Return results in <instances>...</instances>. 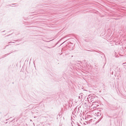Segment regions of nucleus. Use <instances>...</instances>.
Here are the masks:
<instances>
[{
  "label": "nucleus",
  "mask_w": 126,
  "mask_h": 126,
  "mask_svg": "<svg viewBox=\"0 0 126 126\" xmlns=\"http://www.w3.org/2000/svg\"><path fill=\"white\" fill-rule=\"evenodd\" d=\"M82 93H81L80 94H79V98L80 99L81 98H82Z\"/></svg>",
  "instance_id": "nucleus-2"
},
{
  "label": "nucleus",
  "mask_w": 126,
  "mask_h": 126,
  "mask_svg": "<svg viewBox=\"0 0 126 126\" xmlns=\"http://www.w3.org/2000/svg\"><path fill=\"white\" fill-rule=\"evenodd\" d=\"M126 63H123V64H125Z\"/></svg>",
  "instance_id": "nucleus-4"
},
{
  "label": "nucleus",
  "mask_w": 126,
  "mask_h": 126,
  "mask_svg": "<svg viewBox=\"0 0 126 126\" xmlns=\"http://www.w3.org/2000/svg\"><path fill=\"white\" fill-rule=\"evenodd\" d=\"M71 45V46H72V47H71V49H72L73 48V44H72V43H70L68 45Z\"/></svg>",
  "instance_id": "nucleus-3"
},
{
  "label": "nucleus",
  "mask_w": 126,
  "mask_h": 126,
  "mask_svg": "<svg viewBox=\"0 0 126 126\" xmlns=\"http://www.w3.org/2000/svg\"><path fill=\"white\" fill-rule=\"evenodd\" d=\"M98 102H94L92 103V106L93 108H96L99 105H98Z\"/></svg>",
  "instance_id": "nucleus-1"
},
{
  "label": "nucleus",
  "mask_w": 126,
  "mask_h": 126,
  "mask_svg": "<svg viewBox=\"0 0 126 126\" xmlns=\"http://www.w3.org/2000/svg\"><path fill=\"white\" fill-rule=\"evenodd\" d=\"M8 46V45H7L6 46Z\"/></svg>",
  "instance_id": "nucleus-7"
},
{
  "label": "nucleus",
  "mask_w": 126,
  "mask_h": 126,
  "mask_svg": "<svg viewBox=\"0 0 126 126\" xmlns=\"http://www.w3.org/2000/svg\"><path fill=\"white\" fill-rule=\"evenodd\" d=\"M12 43L11 42H8V43Z\"/></svg>",
  "instance_id": "nucleus-6"
},
{
  "label": "nucleus",
  "mask_w": 126,
  "mask_h": 126,
  "mask_svg": "<svg viewBox=\"0 0 126 126\" xmlns=\"http://www.w3.org/2000/svg\"><path fill=\"white\" fill-rule=\"evenodd\" d=\"M12 4L13 5H14V4Z\"/></svg>",
  "instance_id": "nucleus-5"
}]
</instances>
